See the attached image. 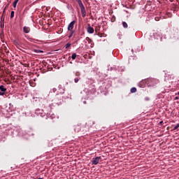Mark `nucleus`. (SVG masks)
<instances>
[{"instance_id": "obj_33", "label": "nucleus", "mask_w": 179, "mask_h": 179, "mask_svg": "<svg viewBox=\"0 0 179 179\" xmlns=\"http://www.w3.org/2000/svg\"><path fill=\"white\" fill-rule=\"evenodd\" d=\"M155 20H157V17H155Z\"/></svg>"}, {"instance_id": "obj_24", "label": "nucleus", "mask_w": 179, "mask_h": 179, "mask_svg": "<svg viewBox=\"0 0 179 179\" xmlns=\"http://www.w3.org/2000/svg\"><path fill=\"white\" fill-rule=\"evenodd\" d=\"M69 47H71V43H68L66 45V48H69Z\"/></svg>"}, {"instance_id": "obj_27", "label": "nucleus", "mask_w": 179, "mask_h": 179, "mask_svg": "<svg viewBox=\"0 0 179 179\" xmlns=\"http://www.w3.org/2000/svg\"><path fill=\"white\" fill-rule=\"evenodd\" d=\"M5 95V92H0V96H4Z\"/></svg>"}, {"instance_id": "obj_35", "label": "nucleus", "mask_w": 179, "mask_h": 179, "mask_svg": "<svg viewBox=\"0 0 179 179\" xmlns=\"http://www.w3.org/2000/svg\"><path fill=\"white\" fill-rule=\"evenodd\" d=\"M39 179H41V178H39Z\"/></svg>"}, {"instance_id": "obj_22", "label": "nucleus", "mask_w": 179, "mask_h": 179, "mask_svg": "<svg viewBox=\"0 0 179 179\" xmlns=\"http://www.w3.org/2000/svg\"><path fill=\"white\" fill-rule=\"evenodd\" d=\"M93 124H94V122H93L92 120L88 122V125H93Z\"/></svg>"}, {"instance_id": "obj_6", "label": "nucleus", "mask_w": 179, "mask_h": 179, "mask_svg": "<svg viewBox=\"0 0 179 179\" xmlns=\"http://www.w3.org/2000/svg\"><path fill=\"white\" fill-rule=\"evenodd\" d=\"M80 73H76V76H80ZM79 80H80V77H77L74 79V82L75 83H78V82H79Z\"/></svg>"}, {"instance_id": "obj_29", "label": "nucleus", "mask_w": 179, "mask_h": 179, "mask_svg": "<svg viewBox=\"0 0 179 179\" xmlns=\"http://www.w3.org/2000/svg\"><path fill=\"white\" fill-rule=\"evenodd\" d=\"M175 100H178V96H176Z\"/></svg>"}, {"instance_id": "obj_23", "label": "nucleus", "mask_w": 179, "mask_h": 179, "mask_svg": "<svg viewBox=\"0 0 179 179\" xmlns=\"http://www.w3.org/2000/svg\"><path fill=\"white\" fill-rule=\"evenodd\" d=\"M145 101H149V100H150V98H149V96H145Z\"/></svg>"}, {"instance_id": "obj_12", "label": "nucleus", "mask_w": 179, "mask_h": 179, "mask_svg": "<svg viewBox=\"0 0 179 179\" xmlns=\"http://www.w3.org/2000/svg\"><path fill=\"white\" fill-rule=\"evenodd\" d=\"M17 2H19V0L14 1L13 3V8H16V6L17 5Z\"/></svg>"}, {"instance_id": "obj_11", "label": "nucleus", "mask_w": 179, "mask_h": 179, "mask_svg": "<svg viewBox=\"0 0 179 179\" xmlns=\"http://www.w3.org/2000/svg\"><path fill=\"white\" fill-rule=\"evenodd\" d=\"M145 82H148V83H153L155 82V79L153 78H149L145 80Z\"/></svg>"}, {"instance_id": "obj_14", "label": "nucleus", "mask_w": 179, "mask_h": 179, "mask_svg": "<svg viewBox=\"0 0 179 179\" xmlns=\"http://www.w3.org/2000/svg\"><path fill=\"white\" fill-rule=\"evenodd\" d=\"M122 26L124 29H128V24H127L125 22H122Z\"/></svg>"}, {"instance_id": "obj_17", "label": "nucleus", "mask_w": 179, "mask_h": 179, "mask_svg": "<svg viewBox=\"0 0 179 179\" xmlns=\"http://www.w3.org/2000/svg\"><path fill=\"white\" fill-rule=\"evenodd\" d=\"M34 52H36V54H40L44 52V51L40 50H34Z\"/></svg>"}, {"instance_id": "obj_20", "label": "nucleus", "mask_w": 179, "mask_h": 179, "mask_svg": "<svg viewBox=\"0 0 179 179\" xmlns=\"http://www.w3.org/2000/svg\"><path fill=\"white\" fill-rule=\"evenodd\" d=\"M14 16H15V11H11L10 18L12 19V17H13Z\"/></svg>"}, {"instance_id": "obj_34", "label": "nucleus", "mask_w": 179, "mask_h": 179, "mask_svg": "<svg viewBox=\"0 0 179 179\" xmlns=\"http://www.w3.org/2000/svg\"><path fill=\"white\" fill-rule=\"evenodd\" d=\"M3 12H5V8H4V10H3Z\"/></svg>"}, {"instance_id": "obj_28", "label": "nucleus", "mask_w": 179, "mask_h": 179, "mask_svg": "<svg viewBox=\"0 0 179 179\" xmlns=\"http://www.w3.org/2000/svg\"><path fill=\"white\" fill-rule=\"evenodd\" d=\"M93 92H96V89H92Z\"/></svg>"}, {"instance_id": "obj_16", "label": "nucleus", "mask_w": 179, "mask_h": 179, "mask_svg": "<svg viewBox=\"0 0 179 179\" xmlns=\"http://www.w3.org/2000/svg\"><path fill=\"white\" fill-rule=\"evenodd\" d=\"M131 93H136V87H132L130 90Z\"/></svg>"}, {"instance_id": "obj_7", "label": "nucleus", "mask_w": 179, "mask_h": 179, "mask_svg": "<svg viewBox=\"0 0 179 179\" xmlns=\"http://www.w3.org/2000/svg\"><path fill=\"white\" fill-rule=\"evenodd\" d=\"M81 10V15L83 17H86V9L84 8H80Z\"/></svg>"}, {"instance_id": "obj_1", "label": "nucleus", "mask_w": 179, "mask_h": 179, "mask_svg": "<svg viewBox=\"0 0 179 179\" xmlns=\"http://www.w3.org/2000/svg\"><path fill=\"white\" fill-rule=\"evenodd\" d=\"M68 96H65V94H57L54 98V101L55 104L57 106H61L62 103H64V100H66Z\"/></svg>"}, {"instance_id": "obj_9", "label": "nucleus", "mask_w": 179, "mask_h": 179, "mask_svg": "<svg viewBox=\"0 0 179 179\" xmlns=\"http://www.w3.org/2000/svg\"><path fill=\"white\" fill-rule=\"evenodd\" d=\"M77 2H78V5H79L80 9L85 8V6H83V3H82V0H80V1H77Z\"/></svg>"}, {"instance_id": "obj_31", "label": "nucleus", "mask_w": 179, "mask_h": 179, "mask_svg": "<svg viewBox=\"0 0 179 179\" xmlns=\"http://www.w3.org/2000/svg\"><path fill=\"white\" fill-rule=\"evenodd\" d=\"M83 103H84V104H86V103H87L86 101H83Z\"/></svg>"}, {"instance_id": "obj_26", "label": "nucleus", "mask_w": 179, "mask_h": 179, "mask_svg": "<svg viewBox=\"0 0 179 179\" xmlns=\"http://www.w3.org/2000/svg\"><path fill=\"white\" fill-rule=\"evenodd\" d=\"M167 16H168V17H171V13H167Z\"/></svg>"}, {"instance_id": "obj_3", "label": "nucleus", "mask_w": 179, "mask_h": 179, "mask_svg": "<svg viewBox=\"0 0 179 179\" xmlns=\"http://www.w3.org/2000/svg\"><path fill=\"white\" fill-rule=\"evenodd\" d=\"M100 160H101V157H96L92 159V164L97 165L98 163H100Z\"/></svg>"}, {"instance_id": "obj_32", "label": "nucleus", "mask_w": 179, "mask_h": 179, "mask_svg": "<svg viewBox=\"0 0 179 179\" xmlns=\"http://www.w3.org/2000/svg\"><path fill=\"white\" fill-rule=\"evenodd\" d=\"M76 2H78V1H79L80 0H76Z\"/></svg>"}, {"instance_id": "obj_18", "label": "nucleus", "mask_w": 179, "mask_h": 179, "mask_svg": "<svg viewBox=\"0 0 179 179\" xmlns=\"http://www.w3.org/2000/svg\"><path fill=\"white\" fill-rule=\"evenodd\" d=\"M76 57H77L76 53H73V55H71V58L73 60L76 59Z\"/></svg>"}, {"instance_id": "obj_2", "label": "nucleus", "mask_w": 179, "mask_h": 179, "mask_svg": "<svg viewBox=\"0 0 179 179\" xmlns=\"http://www.w3.org/2000/svg\"><path fill=\"white\" fill-rule=\"evenodd\" d=\"M53 93H55V92H57V94H65V87H64L62 85H59L58 86V88H53L52 90Z\"/></svg>"}, {"instance_id": "obj_15", "label": "nucleus", "mask_w": 179, "mask_h": 179, "mask_svg": "<svg viewBox=\"0 0 179 179\" xmlns=\"http://www.w3.org/2000/svg\"><path fill=\"white\" fill-rule=\"evenodd\" d=\"M41 110H40V109H36V110H35V114H36L37 115H38V114H41Z\"/></svg>"}, {"instance_id": "obj_4", "label": "nucleus", "mask_w": 179, "mask_h": 179, "mask_svg": "<svg viewBox=\"0 0 179 179\" xmlns=\"http://www.w3.org/2000/svg\"><path fill=\"white\" fill-rule=\"evenodd\" d=\"M75 23H76L75 21H72V22L69 24V26H68V30H69V31H71L73 29V27H74V26H75Z\"/></svg>"}, {"instance_id": "obj_30", "label": "nucleus", "mask_w": 179, "mask_h": 179, "mask_svg": "<svg viewBox=\"0 0 179 179\" xmlns=\"http://www.w3.org/2000/svg\"><path fill=\"white\" fill-rule=\"evenodd\" d=\"M150 86H155V83L150 85Z\"/></svg>"}, {"instance_id": "obj_8", "label": "nucleus", "mask_w": 179, "mask_h": 179, "mask_svg": "<svg viewBox=\"0 0 179 179\" xmlns=\"http://www.w3.org/2000/svg\"><path fill=\"white\" fill-rule=\"evenodd\" d=\"M23 31L24 33H30V27H23Z\"/></svg>"}, {"instance_id": "obj_25", "label": "nucleus", "mask_w": 179, "mask_h": 179, "mask_svg": "<svg viewBox=\"0 0 179 179\" xmlns=\"http://www.w3.org/2000/svg\"><path fill=\"white\" fill-rule=\"evenodd\" d=\"M179 128V124H176L175 127H174V129H178Z\"/></svg>"}, {"instance_id": "obj_10", "label": "nucleus", "mask_w": 179, "mask_h": 179, "mask_svg": "<svg viewBox=\"0 0 179 179\" xmlns=\"http://www.w3.org/2000/svg\"><path fill=\"white\" fill-rule=\"evenodd\" d=\"M0 90H1V93H5V92H6V88H5V86L1 85Z\"/></svg>"}, {"instance_id": "obj_13", "label": "nucleus", "mask_w": 179, "mask_h": 179, "mask_svg": "<svg viewBox=\"0 0 179 179\" xmlns=\"http://www.w3.org/2000/svg\"><path fill=\"white\" fill-rule=\"evenodd\" d=\"M174 35H175V38H179V31H175L174 33Z\"/></svg>"}, {"instance_id": "obj_19", "label": "nucleus", "mask_w": 179, "mask_h": 179, "mask_svg": "<svg viewBox=\"0 0 179 179\" xmlns=\"http://www.w3.org/2000/svg\"><path fill=\"white\" fill-rule=\"evenodd\" d=\"M76 128H77V132H79V131L80 129V127L76 126ZM76 128L74 129V131H76Z\"/></svg>"}, {"instance_id": "obj_21", "label": "nucleus", "mask_w": 179, "mask_h": 179, "mask_svg": "<svg viewBox=\"0 0 179 179\" xmlns=\"http://www.w3.org/2000/svg\"><path fill=\"white\" fill-rule=\"evenodd\" d=\"M73 36V31H71V34L69 35V38H71Z\"/></svg>"}, {"instance_id": "obj_5", "label": "nucleus", "mask_w": 179, "mask_h": 179, "mask_svg": "<svg viewBox=\"0 0 179 179\" xmlns=\"http://www.w3.org/2000/svg\"><path fill=\"white\" fill-rule=\"evenodd\" d=\"M87 33H89L90 34H93V33H94V29H93V27H90V25H89L87 27Z\"/></svg>"}]
</instances>
